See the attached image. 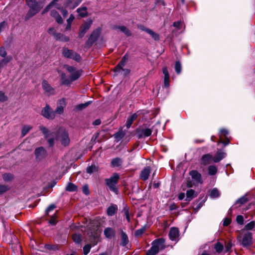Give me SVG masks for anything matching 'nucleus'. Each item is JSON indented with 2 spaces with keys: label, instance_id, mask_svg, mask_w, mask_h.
<instances>
[{
  "label": "nucleus",
  "instance_id": "1",
  "mask_svg": "<svg viewBox=\"0 0 255 255\" xmlns=\"http://www.w3.org/2000/svg\"><path fill=\"white\" fill-rule=\"evenodd\" d=\"M52 136L55 140H59L63 145L67 146L70 142V139L67 132L63 128H60L56 132H52Z\"/></svg>",
  "mask_w": 255,
  "mask_h": 255
},
{
  "label": "nucleus",
  "instance_id": "2",
  "mask_svg": "<svg viewBox=\"0 0 255 255\" xmlns=\"http://www.w3.org/2000/svg\"><path fill=\"white\" fill-rule=\"evenodd\" d=\"M165 240L162 238L156 239L153 241L151 248L146 252V255H155L160 249L164 248Z\"/></svg>",
  "mask_w": 255,
  "mask_h": 255
},
{
  "label": "nucleus",
  "instance_id": "3",
  "mask_svg": "<svg viewBox=\"0 0 255 255\" xmlns=\"http://www.w3.org/2000/svg\"><path fill=\"white\" fill-rule=\"evenodd\" d=\"M64 68L70 74V79L71 82L77 80L81 75L82 71L77 69L76 68L69 65H64Z\"/></svg>",
  "mask_w": 255,
  "mask_h": 255
},
{
  "label": "nucleus",
  "instance_id": "4",
  "mask_svg": "<svg viewBox=\"0 0 255 255\" xmlns=\"http://www.w3.org/2000/svg\"><path fill=\"white\" fill-rule=\"evenodd\" d=\"M62 55L66 58L71 59L77 62H80L81 60V57L79 54L66 47L63 48Z\"/></svg>",
  "mask_w": 255,
  "mask_h": 255
},
{
  "label": "nucleus",
  "instance_id": "5",
  "mask_svg": "<svg viewBox=\"0 0 255 255\" xmlns=\"http://www.w3.org/2000/svg\"><path fill=\"white\" fill-rule=\"evenodd\" d=\"M119 178L120 177L119 174L117 173H115L110 178L106 180L107 185L109 187L111 191L116 193L118 192V190L116 187V185L118 183Z\"/></svg>",
  "mask_w": 255,
  "mask_h": 255
},
{
  "label": "nucleus",
  "instance_id": "6",
  "mask_svg": "<svg viewBox=\"0 0 255 255\" xmlns=\"http://www.w3.org/2000/svg\"><path fill=\"white\" fill-rule=\"evenodd\" d=\"M41 114L48 119L52 120L55 118V112L48 105L42 109Z\"/></svg>",
  "mask_w": 255,
  "mask_h": 255
},
{
  "label": "nucleus",
  "instance_id": "7",
  "mask_svg": "<svg viewBox=\"0 0 255 255\" xmlns=\"http://www.w3.org/2000/svg\"><path fill=\"white\" fill-rule=\"evenodd\" d=\"M152 131L149 128L141 127L137 129V136L138 138L148 137L151 134Z\"/></svg>",
  "mask_w": 255,
  "mask_h": 255
},
{
  "label": "nucleus",
  "instance_id": "8",
  "mask_svg": "<svg viewBox=\"0 0 255 255\" xmlns=\"http://www.w3.org/2000/svg\"><path fill=\"white\" fill-rule=\"evenodd\" d=\"M93 21L92 19H90L87 20V21L83 23L80 28V30L79 32V37L82 38L84 36L85 34L86 33L87 30L90 28Z\"/></svg>",
  "mask_w": 255,
  "mask_h": 255
},
{
  "label": "nucleus",
  "instance_id": "9",
  "mask_svg": "<svg viewBox=\"0 0 255 255\" xmlns=\"http://www.w3.org/2000/svg\"><path fill=\"white\" fill-rule=\"evenodd\" d=\"M42 87L45 93L47 95H54L55 90L52 88L46 80H43L42 82Z\"/></svg>",
  "mask_w": 255,
  "mask_h": 255
},
{
  "label": "nucleus",
  "instance_id": "10",
  "mask_svg": "<svg viewBox=\"0 0 255 255\" xmlns=\"http://www.w3.org/2000/svg\"><path fill=\"white\" fill-rule=\"evenodd\" d=\"M35 154L36 160L40 161L46 157L47 153L45 149L43 147H40L35 149Z\"/></svg>",
  "mask_w": 255,
  "mask_h": 255
},
{
  "label": "nucleus",
  "instance_id": "11",
  "mask_svg": "<svg viewBox=\"0 0 255 255\" xmlns=\"http://www.w3.org/2000/svg\"><path fill=\"white\" fill-rule=\"evenodd\" d=\"M39 128L40 130L45 135V137L48 138L47 140L49 145L53 146L54 144V139L53 138V136H52V133H50V135H48V130L46 128L40 126Z\"/></svg>",
  "mask_w": 255,
  "mask_h": 255
},
{
  "label": "nucleus",
  "instance_id": "12",
  "mask_svg": "<svg viewBox=\"0 0 255 255\" xmlns=\"http://www.w3.org/2000/svg\"><path fill=\"white\" fill-rule=\"evenodd\" d=\"M252 235L251 233H247L243 236L242 245L245 247H249L252 244Z\"/></svg>",
  "mask_w": 255,
  "mask_h": 255
},
{
  "label": "nucleus",
  "instance_id": "13",
  "mask_svg": "<svg viewBox=\"0 0 255 255\" xmlns=\"http://www.w3.org/2000/svg\"><path fill=\"white\" fill-rule=\"evenodd\" d=\"M101 29L100 28H98L95 30H94L91 34L90 35L88 40V43L92 44H93L95 41L97 40V39L99 37V35L101 33Z\"/></svg>",
  "mask_w": 255,
  "mask_h": 255
},
{
  "label": "nucleus",
  "instance_id": "14",
  "mask_svg": "<svg viewBox=\"0 0 255 255\" xmlns=\"http://www.w3.org/2000/svg\"><path fill=\"white\" fill-rule=\"evenodd\" d=\"M30 9L25 16V20L29 19L31 17L37 13L42 7H29Z\"/></svg>",
  "mask_w": 255,
  "mask_h": 255
},
{
  "label": "nucleus",
  "instance_id": "15",
  "mask_svg": "<svg viewBox=\"0 0 255 255\" xmlns=\"http://www.w3.org/2000/svg\"><path fill=\"white\" fill-rule=\"evenodd\" d=\"M112 29L118 31H121L123 32L127 36L131 35V32L128 29V28L123 25H114L112 26Z\"/></svg>",
  "mask_w": 255,
  "mask_h": 255
},
{
  "label": "nucleus",
  "instance_id": "16",
  "mask_svg": "<svg viewBox=\"0 0 255 255\" xmlns=\"http://www.w3.org/2000/svg\"><path fill=\"white\" fill-rule=\"evenodd\" d=\"M82 1V0H68L67 2L64 4V7L73 9L77 6Z\"/></svg>",
  "mask_w": 255,
  "mask_h": 255
},
{
  "label": "nucleus",
  "instance_id": "17",
  "mask_svg": "<svg viewBox=\"0 0 255 255\" xmlns=\"http://www.w3.org/2000/svg\"><path fill=\"white\" fill-rule=\"evenodd\" d=\"M162 72L164 75V86L165 88L169 87V74L168 73V69L166 67H164L162 68Z\"/></svg>",
  "mask_w": 255,
  "mask_h": 255
},
{
  "label": "nucleus",
  "instance_id": "18",
  "mask_svg": "<svg viewBox=\"0 0 255 255\" xmlns=\"http://www.w3.org/2000/svg\"><path fill=\"white\" fill-rule=\"evenodd\" d=\"M115 72L114 76L121 75L123 77L127 76L129 73V70L128 69H124L123 68H115L114 70Z\"/></svg>",
  "mask_w": 255,
  "mask_h": 255
},
{
  "label": "nucleus",
  "instance_id": "19",
  "mask_svg": "<svg viewBox=\"0 0 255 255\" xmlns=\"http://www.w3.org/2000/svg\"><path fill=\"white\" fill-rule=\"evenodd\" d=\"M179 237V230L177 228L172 227L169 233V237L172 241L176 240Z\"/></svg>",
  "mask_w": 255,
  "mask_h": 255
},
{
  "label": "nucleus",
  "instance_id": "20",
  "mask_svg": "<svg viewBox=\"0 0 255 255\" xmlns=\"http://www.w3.org/2000/svg\"><path fill=\"white\" fill-rule=\"evenodd\" d=\"M226 156V153L225 152L220 150H218L215 156L213 157V161L215 162H218L225 158Z\"/></svg>",
  "mask_w": 255,
  "mask_h": 255
},
{
  "label": "nucleus",
  "instance_id": "21",
  "mask_svg": "<svg viewBox=\"0 0 255 255\" xmlns=\"http://www.w3.org/2000/svg\"><path fill=\"white\" fill-rule=\"evenodd\" d=\"M190 175L191 176L193 179H194L197 183H202L201 175L196 170H192L190 172Z\"/></svg>",
  "mask_w": 255,
  "mask_h": 255
},
{
  "label": "nucleus",
  "instance_id": "22",
  "mask_svg": "<svg viewBox=\"0 0 255 255\" xmlns=\"http://www.w3.org/2000/svg\"><path fill=\"white\" fill-rule=\"evenodd\" d=\"M50 15L55 19L57 23L59 24L63 23V20L62 18L56 10L54 9L51 10Z\"/></svg>",
  "mask_w": 255,
  "mask_h": 255
},
{
  "label": "nucleus",
  "instance_id": "23",
  "mask_svg": "<svg viewBox=\"0 0 255 255\" xmlns=\"http://www.w3.org/2000/svg\"><path fill=\"white\" fill-rule=\"evenodd\" d=\"M213 161V157L211 154H207L204 155L201 158V163L204 165H207Z\"/></svg>",
  "mask_w": 255,
  "mask_h": 255
},
{
  "label": "nucleus",
  "instance_id": "24",
  "mask_svg": "<svg viewBox=\"0 0 255 255\" xmlns=\"http://www.w3.org/2000/svg\"><path fill=\"white\" fill-rule=\"evenodd\" d=\"M150 173V168L149 167L144 168L141 172L140 177L143 180L147 179Z\"/></svg>",
  "mask_w": 255,
  "mask_h": 255
},
{
  "label": "nucleus",
  "instance_id": "25",
  "mask_svg": "<svg viewBox=\"0 0 255 255\" xmlns=\"http://www.w3.org/2000/svg\"><path fill=\"white\" fill-rule=\"evenodd\" d=\"M118 210V206L116 205H112L107 210V213L108 216H113Z\"/></svg>",
  "mask_w": 255,
  "mask_h": 255
},
{
  "label": "nucleus",
  "instance_id": "26",
  "mask_svg": "<svg viewBox=\"0 0 255 255\" xmlns=\"http://www.w3.org/2000/svg\"><path fill=\"white\" fill-rule=\"evenodd\" d=\"M104 235L107 238H111L115 235V232L111 228H106L104 230Z\"/></svg>",
  "mask_w": 255,
  "mask_h": 255
},
{
  "label": "nucleus",
  "instance_id": "27",
  "mask_svg": "<svg viewBox=\"0 0 255 255\" xmlns=\"http://www.w3.org/2000/svg\"><path fill=\"white\" fill-rule=\"evenodd\" d=\"M60 77L62 85H70L72 83L70 78H67L65 73H61Z\"/></svg>",
  "mask_w": 255,
  "mask_h": 255
},
{
  "label": "nucleus",
  "instance_id": "28",
  "mask_svg": "<svg viewBox=\"0 0 255 255\" xmlns=\"http://www.w3.org/2000/svg\"><path fill=\"white\" fill-rule=\"evenodd\" d=\"M123 163V161L121 158L119 157H116L113 158L111 162V166L113 167H119Z\"/></svg>",
  "mask_w": 255,
  "mask_h": 255
},
{
  "label": "nucleus",
  "instance_id": "29",
  "mask_svg": "<svg viewBox=\"0 0 255 255\" xmlns=\"http://www.w3.org/2000/svg\"><path fill=\"white\" fill-rule=\"evenodd\" d=\"M55 39L62 42H67L69 40V38L68 36L60 33H58L55 35Z\"/></svg>",
  "mask_w": 255,
  "mask_h": 255
},
{
  "label": "nucleus",
  "instance_id": "30",
  "mask_svg": "<svg viewBox=\"0 0 255 255\" xmlns=\"http://www.w3.org/2000/svg\"><path fill=\"white\" fill-rule=\"evenodd\" d=\"M59 1V0H53L47 6L45 7V8L43 9L42 12V14H43L48 11L50 9L52 8L53 6L56 7V3Z\"/></svg>",
  "mask_w": 255,
  "mask_h": 255
},
{
  "label": "nucleus",
  "instance_id": "31",
  "mask_svg": "<svg viewBox=\"0 0 255 255\" xmlns=\"http://www.w3.org/2000/svg\"><path fill=\"white\" fill-rule=\"evenodd\" d=\"M59 1V0H53L47 6L45 7V8L43 9L42 12V14H43L48 11L50 9L52 8L53 6L56 7V3Z\"/></svg>",
  "mask_w": 255,
  "mask_h": 255
},
{
  "label": "nucleus",
  "instance_id": "32",
  "mask_svg": "<svg viewBox=\"0 0 255 255\" xmlns=\"http://www.w3.org/2000/svg\"><path fill=\"white\" fill-rule=\"evenodd\" d=\"M137 116L136 114H133L127 119L126 127L128 128H129L130 127L133 122L137 118Z\"/></svg>",
  "mask_w": 255,
  "mask_h": 255
},
{
  "label": "nucleus",
  "instance_id": "33",
  "mask_svg": "<svg viewBox=\"0 0 255 255\" xmlns=\"http://www.w3.org/2000/svg\"><path fill=\"white\" fill-rule=\"evenodd\" d=\"M186 201H190L197 195L195 194V191L193 189H189L186 191Z\"/></svg>",
  "mask_w": 255,
  "mask_h": 255
},
{
  "label": "nucleus",
  "instance_id": "34",
  "mask_svg": "<svg viewBox=\"0 0 255 255\" xmlns=\"http://www.w3.org/2000/svg\"><path fill=\"white\" fill-rule=\"evenodd\" d=\"M121 238H122V241H121V245L123 246H126L128 243V239L127 235V234L124 232H121Z\"/></svg>",
  "mask_w": 255,
  "mask_h": 255
},
{
  "label": "nucleus",
  "instance_id": "35",
  "mask_svg": "<svg viewBox=\"0 0 255 255\" xmlns=\"http://www.w3.org/2000/svg\"><path fill=\"white\" fill-rule=\"evenodd\" d=\"M77 11L79 13V15L82 17H85L88 14L86 7L78 8L77 9Z\"/></svg>",
  "mask_w": 255,
  "mask_h": 255
},
{
  "label": "nucleus",
  "instance_id": "36",
  "mask_svg": "<svg viewBox=\"0 0 255 255\" xmlns=\"http://www.w3.org/2000/svg\"><path fill=\"white\" fill-rule=\"evenodd\" d=\"M66 190L69 192H74L77 190V187L75 184L69 182L66 187Z\"/></svg>",
  "mask_w": 255,
  "mask_h": 255
},
{
  "label": "nucleus",
  "instance_id": "37",
  "mask_svg": "<svg viewBox=\"0 0 255 255\" xmlns=\"http://www.w3.org/2000/svg\"><path fill=\"white\" fill-rule=\"evenodd\" d=\"M56 8L60 10L63 17H65L67 16L68 11L65 8V7L60 6L56 3Z\"/></svg>",
  "mask_w": 255,
  "mask_h": 255
},
{
  "label": "nucleus",
  "instance_id": "38",
  "mask_svg": "<svg viewBox=\"0 0 255 255\" xmlns=\"http://www.w3.org/2000/svg\"><path fill=\"white\" fill-rule=\"evenodd\" d=\"M228 131L225 129H221L219 132L220 142H222V139L226 138Z\"/></svg>",
  "mask_w": 255,
  "mask_h": 255
},
{
  "label": "nucleus",
  "instance_id": "39",
  "mask_svg": "<svg viewBox=\"0 0 255 255\" xmlns=\"http://www.w3.org/2000/svg\"><path fill=\"white\" fill-rule=\"evenodd\" d=\"M145 31L148 33L154 40L159 39V35L150 29H145Z\"/></svg>",
  "mask_w": 255,
  "mask_h": 255
},
{
  "label": "nucleus",
  "instance_id": "40",
  "mask_svg": "<svg viewBox=\"0 0 255 255\" xmlns=\"http://www.w3.org/2000/svg\"><path fill=\"white\" fill-rule=\"evenodd\" d=\"M98 167L95 165H92L87 168L86 171L88 173L92 174L93 173L98 171Z\"/></svg>",
  "mask_w": 255,
  "mask_h": 255
},
{
  "label": "nucleus",
  "instance_id": "41",
  "mask_svg": "<svg viewBox=\"0 0 255 255\" xmlns=\"http://www.w3.org/2000/svg\"><path fill=\"white\" fill-rule=\"evenodd\" d=\"M214 249L218 253H221L224 249L223 245L219 242H217L214 245Z\"/></svg>",
  "mask_w": 255,
  "mask_h": 255
},
{
  "label": "nucleus",
  "instance_id": "42",
  "mask_svg": "<svg viewBox=\"0 0 255 255\" xmlns=\"http://www.w3.org/2000/svg\"><path fill=\"white\" fill-rule=\"evenodd\" d=\"M32 128V127L29 125L23 126L21 131L22 136H25Z\"/></svg>",
  "mask_w": 255,
  "mask_h": 255
},
{
  "label": "nucleus",
  "instance_id": "43",
  "mask_svg": "<svg viewBox=\"0 0 255 255\" xmlns=\"http://www.w3.org/2000/svg\"><path fill=\"white\" fill-rule=\"evenodd\" d=\"M210 196L212 198H217L220 196V193L218 189L216 188H214L212 190H211L210 193Z\"/></svg>",
  "mask_w": 255,
  "mask_h": 255
},
{
  "label": "nucleus",
  "instance_id": "44",
  "mask_svg": "<svg viewBox=\"0 0 255 255\" xmlns=\"http://www.w3.org/2000/svg\"><path fill=\"white\" fill-rule=\"evenodd\" d=\"M2 178L5 182H9L13 179V176L10 173H5L2 175Z\"/></svg>",
  "mask_w": 255,
  "mask_h": 255
},
{
  "label": "nucleus",
  "instance_id": "45",
  "mask_svg": "<svg viewBox=\"0 0 255 255\" xmlns=\"http://www.w3.org/2000/svg\"><path fill=\"white\" fill-rule=\"evenodd\" d=\"M128 60V58L126 57V55H125L121 61L120 62V63L118 64V65L115 68H123L127 61Z\"/></svg>",
  "mask_w": 255,
  "mask_h": 255
},
{
  "label": "nucleus",
  "instance_id": "46",
  "mask_svg": "<svg viewBox=\"0 0 255 255\" xmlns=\"http://www.w3.org/2000/svg\"><path fill=\"white\" fill-rule=\"evenodd\" d=\"M29 7H40L36 0H26Z\"/></svg>",
  "mask_w": 255,
  "mask_h": 255
},
{
  "label": "nucleus",
  "instance_id": "47",
  "mask_svg": "<svg viewBox=\"0 0 255 255\" xmlns=\"http://www.w3.org/2000/svg\"><path fill=\"white\" fill-rule=\"evenodd\" d=\"M125 134V133H124V132L122 130H121L116 133H115L114 134V136L117 140H120L124 137Z\"/></svg>",
  "mask_w": 255,
  "mask_h": 255
},
{
  "label": "nucleus",
  "instance_id": "48",
  "mask_svg": "<svg viewBox=\"0 0 255 255\" xmlns=\"http://www.w3.org/2000/svg\"><path fill=\"white\" fill-rule=\"evenodd\" d=\"M208 173L210 175H214L217 173V167L214 165L209 166L208 167Z\"/></svg>",
  "mask_w": 255,
  "mask_h": 255
},
{
  "label": "nucleus",
  "instance_id": "49",
  "mask_svg": "<svg viewBox=\"0 0 255 255\" xmlns=\"http://www.w3.org/2000/svg\"><path fill=\"white\" fill-rule=\"evenodd\" d=\"M72 239L76 243H80L81 241V236L79 234H74L72 236Z\"/></svg>",
  "mask_w": 255,
  "mask_h": 255
},
{
  "label": "nucleus",
  "instance_id": "50",
  "mask_svg": "<svg viewBox=\"0 0 255 255\" xmlns=\"http://www.w3.org/2000/svg\"><path fill=\"white\" fill-rule=\"evenodd\" d=\"M145 231V228L142 227L140 229L136 230L134 233L135 236L139 237L141 236Z\"/></svg>",
  "mask_w": 255,
  "mask_h": 255
},
{
  "label": "nucleus",
  "instance_id": "51",
  "mask_svg": "<svg viewBox=\"0 0 255 255\" xmlns=\"http://www.w3.org/2000/svg\"><path fill=\"white\" fill-rule=\"evenodd\" d=\"M255 225V222L254 221H252V222L249 223L248 224H247L245 226V229H246L247 230H251L254 228Z\"/></svg>",
  "mask_w": 255,
  "mask_h": 255
},
{
  "label": "nucleus",
  "instance_id": "52",
  "mask_svg": "<svg viewBox=\"0 0 255 255\" xmlns=\"http://www.w3.org/2000/svg\"><path fill=\"white\" fill-rule=\"evenodd\" d=\"M175 69L177 74H180L181 71V65L179 61H177L175 65Z\"/></svg>",
  "mask_w": 255,
  "mask_h": 255
},
{
  "label": "nucleus",
  "instance_id": "53",
  "mask_svg": "<svg viewBox=\"0 0 255 255\" xmlns=\"http://www.w3.org/2000/svg\"><path fill=\"white\" fill-rule=\"evenodd\" d=\"M123 211L124 212V215L126 216V218L127 220V221L128 223L130 222V216L129 214L128 209L127 208V207H125L123 209Z\"/></svg>",
  "mask_w": 255,
  "mask_h": 255
},
{
  "label": "nucleus",
  "instance_id": "54",
  "mask_svg": "<svg viewBox=\"0 0 255 255\" xmlns=\"http://www.w3.org/2000/svg\"><path fill=\"white\" fill-rule=\"evenodd\" d=\"M248 201V199L246 196H243L236 201L237 204H244Z\"/></svg>",
  "mask_w": 255,
  "mask_h": 255
},
{
  "label": "nucleus",
  "instance_id": "55",
  "mask_svg": "<svg viewBox=\"0 0 255 255\" xmlns=\"http://www.w3.org/2000/svg\"><path fill=\"white\" fill-rule=\"evenodd\" d=\"M9 188L7 186L0 184V194L5 193L8 190Z\"/></svg>",
  "mask_w": 255,
  "mask_h": 255
},
{
  "label": "nucleus",
  "instance_id": "56",
  "mask_svg": "<svg viewBox=\"0 0 255 255\" xmlns=\"http://www.w3.org/2000/svg\"><path fill=\"white\" fill-rule=\"evenodd\" d=\"M91 246L90 245H86L83 248V252L85 255H87L90 251Z\"/></svg>",
  "mask_w": 255,
  "mask_h": 255
},
{
  "label": "nucleus",
  "instance_id": "57",
  "mask_svg": "<svg viewBox=\"0 0 255 255\" xmlns=\"http://www.w3.org/2000/svg\"><path fill=\"white\" fill-rule=\"evenodd\" d=\"M48 32L49 34H51L55 37V35L57 34L58 33L56 32V30L53 27H50L48 30Z\"/></svg>",
  "mask_w": 255,
  "mask_h": 255
},
{
  "label": "nucleus",
  "instance_id": "58",
  "mask_svg": "<svg viewBox=\"0 0 255 255\" xmlns=\"http://www.w3.org/2000/svg\"><path fill=\"white\" fill-rule=\"evenodd\" d=\"M64 111V108L60 106H58L55 109V111L54 112L55 113H57L59 115L62 114L63 113Z\"/></svg>",
  "mask_w": 255,
  "mask_h": 255
},
{
  "label": "nucleus",
  "instance_id": "59",
  "mask_svg": "<svg viewBox=\"0 0 255 255\" xmlns=\"http://www.w3.org/2000/svg\"><path fill=\"white\" fill-rule=\"evenodd\" d=\"M236 221L239 224L243 225L244 223V218L241 215H238L237 217Z\"/></svg>",
  "mask_w": 255,
  "mask_h": 255
},
{
  "label": "nucleus",
  "instance_id": "60",
  "mask_svg": "<svg viewBox=\"0 0 255 255\" xmlns=\"http://www.w3.org/2000/svg\"><path fill=\"white\" fill-rule=\"evenodd\" d=\"M58 106H60L64 108L66 106V102L64 99H60L58 102Z\"/></svg>",
  "mask_w": 255,
  "mask_h": 255
},
{
  "label": "nucleus",
  "instance_id": "61",
  "mask_svg": "<svg viewBox=\"0 0 255 255\" xmlns=\"http://www.w3.org/2000/svg\"><path fill=\"white\" fill-rule=\"evenodd\" d=\"M90 104V102H87L85 104H81L77 106V109L79 110H82L86 108Z\"/></svg>",
  "mask_w": 255,
  "mask_h": 255
},
{
  "label": "nucleus",
  "instance_id": "62",
  "mask_svg": "<svg viewBox=\"0 0 255 255\" xmlns=\"http://www.w3.org/2000/svg\"><path fill=\"white\" fill-rule=\"evenodd\" d=\"M173 26L178 28L181 29L182 26V23L181 21H179L177 22H174L173 24Z\"/></svg>",
  "mask_w": 255,
  "mask_h": 255
},
{
  "label": "nucleus",
  "instance_id": "63",
  "mask_svg": "<svg viewBox=\"0 0 255 255\" xmlns=\"http://www.w3.org/2000/svg\"><path fill=\"white\" fill-rule=\"evenodd\" d=\"M7 100V97L4 95V94L0 91V101L4 102Z\"/></svg>",
  "mask_w": 255,
  "mask_h": 255
},
{
  "label": "nucleus",
  "instance_id": "64",
  "mask_svg": "<svg viewBox=\"0 0 255 255\" xmlns=\"http://www.w3.org/2000/svg\"><path fill=\"white\" fill-rule=\"evenodd\" d=\"M231 222V220L229 218H226L224 219L223 221V225L224 226H228L230 224Z\"/></svg>",
  "mask_w": 255,
  "mask_h": 255
}]
</instances>
